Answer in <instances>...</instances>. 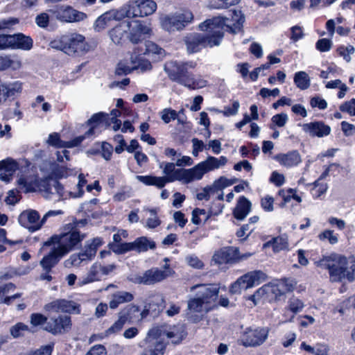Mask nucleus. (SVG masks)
Listing matches in <instances>:
<instances>
[{"mask_svg":"<svg viewBox=\"0 0 355 355\" xmlns=\"http://www.w3.org/2000/svg\"><path fill=\"white\" fill-rule=\"evenodd\" d=\"M117 320L112 324V326L105 331V335L110 336L115 334L121 331L126 322L117 314Z\"/></svg>","mask_w":355,"mask_h":355,"instance_id":"obj_48","label":"nucleus"},{"mask_svg":"<svg viewBox=\"0 0 355 355\" xmlns=\"http://www.w3.org/2000/svg\"><path fill=\"white\" fill-rule=\"evenodd\" d=\"M49 12L63 22H74L85 19L86 14L73 9L71 6L58 5L49 9Z\"/></svg>","mask_w":355,"mask_h":355,"instance_id":"obj_10","label":"nucleus"},{"mask_svg":"<svg viewBox=\"0 0 355 355\" xmlns=\"http://www.w3.org/2000/svg\"><path fill=\"white\" fill-rule=\"evenodd\" d=\"M64 255H60L59 251L53 247L49 253L45 255L40 261V265L43 271H51L52 268L59 262Z\"/></svg>","mask_w":355,"mask_h":355,"instance_id":"obj_27","label":"nucleus"},{"mask_svg":"<svg viewBox=\"0 0 355 355\" xmlns=\"http://www.w3.org/2000/svg\"><path fill=\"white\" fill-rule=\"evenodd\" d=\"M187 263L191 267L197 269H201L204 267L203 262L196 255H189L186 257Z\"/></svg>","mask_w":355,"mask_h":355,"instance_id":"obj_62","label":"nucleus"},{"mask_svg":"<svg viewBox=\"0 0 355 355\" xmlns=\"http://www.w3.org/2000/svg\"><path fill=\"white\" fill-rule=\"evenodd\" d=\"M294 287L295 284L293 281L288 279L280 280L276 283H270L263 286L266 298L269 300L277 299L286 293L293 291Z\"/></svg>","mask_w":355,"mask_h":355,"instance_id":"obj_13","label":"nucleus"},{"mask_svg":"<svg viewBox=\"0 0 355 355\" xmlns=\"http://www.w3.org/2000/svg\"><path fill=\"white\" fill-rule=\"evenodd\" d=\"M12 49H19L28 51L33 47V40L22 33L12 35Z\"/></svg>","mask_w":355,"mask_h":355,"instance_id":"obj_32","label":"nucleus"},{"mask_svg":"<svg viewBox=\"0 0 355 355\" xmlns=\"http://www.w3.org/2000/svg\"><path fill=\"white\" fill-rule=\"evenodd\" d=\"M51 47L60 49L69 55H82L89 51L90 46L85 42L83 35L71 33L62 35L51 43Z\"/></svg>","mask_w":355,"mask_h":355,"instance_id":"obj_7","label":"nucleus"},{"mask_svg":"<svg viewBox=\"0 0 355 355\" xmlns=\"http://www.w3.org/2000/svg\"><path fill=\"white\" fill-rule=\"evenodd\" d=\"M166 275L158 268H152L146 270L142 275H137L129 279L138 284L153 285L166 279Z\"/></svg>","mask_w":355,"mask_h":355,"instance_id":"obj_14","label":"nucleus"},{"mask_svg":"<svg viewBox=\"0 0 355 355\" xmlns=\"http://www.w3.org/2000/svg\"><path fill=\"white\" fill-rule=\"evenodd\" d=\"M149 335L162 338L166 336L174 344L180 343L187 335L184 325L178 324L170 326L167 324L153 328L149 331Z\"/></svg>","mask_w":355,"mask_h":355,"instance_id":"obj_8","label":"nucleus"},{"mask_svg":"<svg viewBox=\"0 0 355 355\" xmlns=\"http://www.w3.org/2000/svg\"><path fill=\"white\" fill-rule=\"evenodd\" d=\"M304 306V302L297 297H292L288 300L286 309L293 313L290 321L292 320L295 314L302 311Z\"/></svg>","mask_w":355,"mask_h":355,"instance_id":"obj_44","label":"nucleus"},{"mask_svg":"<svg viewBox=\"0 0 355 355\" xmlns=\"http://www.w3.org/2000/svg\"><path fill=\"white\" fill-rule=\"evenodd\" d=\"M342 112H347L351 116H355V98H352L340 106Z\"/></svg>","mask_w":355,"mask_h":355,"instance_id":"obj_60","label":"nucleus"},{"mask_svg":"<svg viewBox=\"0 0 355 355\" xmlns=\"http://www.w3.org/2000/svg\"><path fill=\"white\" fill-rule=\"evenodd\" d=\"M139 49H140L141 53L144 55L157 54L158 55H162L164 52L161 47L150 41L139 44Z\"/></svg>","mask_w":355,"mask_h":355,"instance_id":"obj_40","label":"nucleus"},{"mask_svg":"<svg viewBox=\"0 0 355 355\" xmlns=\"http://www.w3.org/2000/svg\"><path fill=\"white\" fill-rule=\"evenodd\" d=\"M223 19L220 17H214L207 19L199 25L200 30L207 31V35L194 34L187 40V50L190 53L199 51L202 47L218 46L223 37L221 23Z\"/></svg>","mask_w":355,"mask_h":355,"instance_id":"obj_3","label":"nucleus"},{"mask_svg":"<svg viewBox=\"0 0 355 355\" xmlns=\"http://www.w3.org/2000/svg\"><path fill=\"white\" fill-rule=\"evenodd\" d=\"M248 288H252L255 284H259L266 279V275L261 270H254L243 275Z\"/></svg>","mask_w":355,"mask_h":355,"instance_id":"obj_39","label":"nucleus"},{"mask_svg":"<svg viewBox=\"0 0 355 355\" xmlns=\"http://www.w3.org/2000/svg\"><path fill=\"white\" fill-rule=\"evenodd\" d=\"M157 9V3L153 0L130 1L127 10L128 17H145L152 15Z\"/></svg>","mask_w":355,"mask_h":355,"instance_id":"obj_11","label":"nucleus"},{"mask_svg":"<svg viewBox=\"0 0 355 355\" xmlns=\"http://www.w3.org/2000/svg\"><path fill=\"white\" fill-rule=\"evenodd\" d=\"M239 248L235 247H226L216 251L211 261L215 264L236 263L239 258Z\"/></svg>","mask_w":355,"mask_h":355,"instance_id":"obj_18","label":"nucleus"},{"mask_svg":"<svg viewBox=\"0 0 355 355\" xmlns=\"http://www.w3.org/2000/svg\"><path fill=\"white\" fill-rule=\"evenodd\" d=\"M248 288H252L255 284H259L266 279V275L261 270H254L243 275Z\"/></svg>","mask_w":355,"mask_h":355,"instance_id":"obj_38","label":"nucleus"},{"mask_svg":"<svg viewBox=\"0 0 355 355\" xmlns=\"http://www.w3.org/2000/svg\"><path fill=\"white\" fill-rule=\"evenodd\" d=\"M134 300V295L125 291H116L110 296L109 307L111 309H116L120 305L129 303Z\"/></svg>","mask_w":355,"mask_h":355,"instance_id":"obj_22","label":"nucleus"},{"mask_svg":"<svg viewBox=\"0 0 355 355\" xmlns=\"http://www.w3.org/2000/svg\"><path fill=\"white\" fill-rule=\"evenodd\" d=\"M119 315L128 324L139 321L143 318V313L140 312L139 307L135 304H129L119 313Z\"/></svg>","mask_w":355,"mask_h":355,"instance_id":"obj_20","label":"nucleus"},{"mask_svg":"<svg viewBox=\"0 0 355 355\" xmlns=\"http://www.w3.org/2000/svg\"><path fill=\"white\" fill-rule=\"evenodd\" d=\"M337 52L347 62H349L351 60L350 55L354 53V48L351 45L347 46H341L337 49Z\"/></svg>","mask_w":355,"mask_h":355,"instance_id":"obj_57","label":"nucleus"},{"mask_svg":"<svg viewBox=\"0 0 355 355\" xmlns=\"http://www.w3.org/2000/svg\"><path fill=\"white\" fill-rule=\"evenodd\" d=\"M85 139V136H79L69 141H62L57 132L49 135L47 143L56 148H72L78 146Z\"/></svg>","mask_w":355,"mask_h":355,"instance_id":"obj_21","label":"nucleus"},{"mask_svg":"<svg viewBox=\"0 0 355 355\" xmlns=\"http://www.w3.org/2000/svg\"><path fill=\"white\" fill-rule=\"evenodd\" d=\"M87 223L86 220H73L62 227L60 234L52 236L44 243V245H53L60 255L65 256L72 251L85 239L86 234L81 233L79 228Z\"/></svg>","mask_w":355,"mask_h":355,"instance_id":"obj_2","label":"nucleus"},{"mask_svg":"<svg viewBox=\"0 0 355 355\" xmlns=\"http://www.w3.org/2000/svg\"><path fill=\"white\" fill-rule=\"evenodd\" d=\"M237 182V179L232 180L227 179L224 176L220 177L218 180H215L210 186H207L211 194L218 193L223 191V190Z\"/></svg>","mask_w":355,"mask_h":355,"instance_id":"obj_36","label":"nucleus"},{"mask_svg":"<svg viewBox=\"0 0 355 355\" xmlns=\"http://www.w3.org/2000/svg\"><path fill=\"white\" fill-rule=\"evenodd\" d=\"M160 116L165 123H168L171 120L176 119L178 113L171 108H165L160 112Z\"/></svg>","mask_w":355,"mask_h":355,"instance_id":"obj_55","label":"nucleus"},{"mask_svg":"<svg viewBox=\"0 0 355 355\" xmlns=\"http://www.w3.org/2000/svg\"><path fill=\"white\" fill-rule=\"evenodd\" d=\"M17 163L11 159H6L0 162V179L9 182L15 172L17 170Z\"/></svg>","mask_w":355,"mask_h":355,"instance_id":"obj_24","label":"nucleus"},{"mask_svg":"<svg viewBox=\"0 0 355 355\" xmlns=\"http://www.w3.org/2000/svg\"><path fill=\"white\" fill-rule=\"evenodd\" d=\"M269 329L259 327L247 329L241 338V342L245 347H255L261 345L268 338Z\"/></svg>","mask_w":355,"mask_h":355,"instance_id":"obj_12","label":"nucleus"},{"mask_svg":"<svg viewBox=\"0 0 355 355\" xmlns=\"http://www.w3.org/2000/svg\"><path fill=\"white\" fill-rule=\"evenodd\" d=\"M294 83L297 87L302 90H305L310 87L311 79L305 71H299L295 73Z\"/></svg>","mask_w":355,"mask_h":355,"instance_id":"obj_41","label":"nucleus"},{"mask_svg":"<svg viewBox=\"0 0 355 355\" xmlns=\"http://www.w3.org/2000/svg\"><path fill=\"white\" fill-rule=\"evenodd\" d=\"M101 264L94 263L89 269L87 274L82 277L79 282L80 286L86 285L96 281H100L102 277Z\"/></svg>","mask_w":355,"mask_h":355,"instance_id":"obj_31","label":"nucleus"},{"mask_svg":"<svg viewBox=\"0 0 355 355\" xmlns=\"http://www.w3.org/2000/svg\"><path fill=\"white\" fill-rule=\"evenodd\" d=\"M71 327V317L59 315L57 318H51L45 324L44 329L53 335H57L68 331Z\"/></svg>","mask_w":355,"mask_h":355,"instance_id":"obj_16","label":"nucleus"},{"mask_svg":"<svg viewBox=\"0 0 355 355\" xmlns=\"http://www.w3.org/2000/svg\"><path fill=\"white\" fill-rule=\"evenodd\" d=\"M119 12L116 10H110L100 16L94 23V29L101 31L111 24L114 20H119Z\"/></svg>","mask_w":355,"mask_h":355,"instance_id":"obj_28","label":"nucleus"},{"mask_svg":"<svg viewBox=\"0 0 355 355\" xmlns=\"http://www.w3.org/2000/svg\"><path fill=\"white\" fill-rule=\"evenodd\" d=\"M47 318L41 313H32L30 316V322L33 327L46 324Z\"/></svg>","mask_w":355,"mask_h":355,"instance_id":"obj_59","label":"nucleus"},{"mask_svg":"<svg viewBox=\"0 0 355 355\" xmlns=\"http://www.w3.org/2000/svg\"><path fill=\"white\" fill-rule=\"evenodd\" d=\"M44 309L46 312H48V313L61 312L60 299L54 300L53 302H51L46 304L44 306Z\"/></svg>","mask_w":355,"mask_h":355,"instance_id":"obj_64","label":"nucleus"},{"mask_svg":"<svg viewBox=\"0 0 355 355\" xmlns=\"http://www.w3.org/2000/svg\"><path fill=\"white\" fill-rule=\"evenodd\" d=\"M274 158L281 165L286 167L297 166L302 162L301 156L297 150H293L286 154L280 153L276 155Z\"/></svg>","mask_w":355,"mask_h":355,"instance_id":"obj_26","label":"nucleus"},{"mask_svg":"<svg viewBox=\"0 0 355 355\" xmlns=\"http://www.w3.org/2000/svg\"><path fill=\"white\" fill-rule=\"evenodd\" d=\"M196 63L178 62L169 61L164 64V71L172 81L176 82L189 89H196L205 86L204 81H197L193 76L188 72L189 69H193Z\"/></svg>","mask_w":355,"mask_h":355,"instance_id":"obj_5","label":"nucleus"},{"mask_svg":"<svg viewBox=\"0 0 355 355\" xmlns=\"http://www.w3.org/2000/svg\"><path fill=\"white\" fill-rule=\"evenodd\" d=\"M227 162L226 157L221 156L216 158L213 156H208L205 161L189 169H175V164L163 162L160 164V168H163V173L165 176L137 175V179L146 185H153L159 189L163 188L167 182H172L175 180L184 184H189L201 180L205 173L225 166Z\"/></svg>","mask_w":355,"mask_h":355,"instance_id":"obj_1","label":"nucleus"},{"mask_svg":"<svg viewBox=\"0 0 355 355\" xmlns=\"http://www.w3.org/2000/svg\"><path fill=\"white\" fill-rule=\"evenodd\" d=\"M21 91V85L19 82L3 83L0 82V105L4 103L7 98L15 96Z\"/></svg>","mask_w":355,"mask_h":355,"instance_id":"obj_25","label":"nucleus"},{"mask_svg":"<svg viewBox=\"0 0 355 355\" xmlns=\"http://www.w3.org/2000/svg\"><path fill=\"white\" fill-rule=\"evenodd\" d=\"M130 29V24L128 21H123L116 26L110 31V37L115 44H120L125 37L127 31Z\"/></svg>","mask_w":355,"mask_h":355,"instance_id":"obj_29","label":"nucleus"},{"mask_svg":"<svg viewBox=\"0 0 355 355\" xmlns=\"http://www.w3.org/2000/svg\"><path fill=\"white\" fill-rule=\"evenodd\" d=\"M248 286L245 281H244V277L241 276L234 283L231 285L230 291L232 294L240 293L242 290H247Z\"/></svg>","mask_w":355,"mask_h":355,"instance_id":"obj_51","label":"nucleus"},{"mask_svg":"<svg viewBox=\"0 0 355 355\" xmlns=\"http://www.w3.org/2000/svg\"><path fill=\"white\" fill-rule=\"evenodd\" d=\"M351 273L346 272L347 257L338 254H331L328 257H324L322 259L315 262V264L320 268L327 269L330 275L331 280L333 282H340L344 279L352 282L355 279V261L352 262Z\"/></svg>","mask_w":355,"mask_h":355,"instance_id":"obj_4","label":"nucleus"},{"mask_svg":"<svg viewBox=\"0 0 355 355\" xmlns=\"http://www.w3.org/2000/svg\"><path fill=\"white\" fill-rule=\"evenodd\" d=\"M271 121L277 126L284 127L288 121V116L285 113L277 114L272 117Z\"/></svg>","mask_w":355,"mask_h":355,"instance_id":"obj_63","label":"nucleus"},{"mask_svg":"<svg viewBox=\"0 0 355 355\" xmlns=\"http://www.w3.org/2000/svg\"><path fill=\"white\" fill-rule=\"evenodd\" d=\"M21 67V62L17 58L12 59L8 55L0 56V70H5L8 68L17 70Z\"/></svg>","mask_w":355,"mask_h":355,"instance_id":"obj_42","label":"nucleus"},{"mask_svg":"<svg viewBox=\"0 0 355 355\" xmlns=\"http://www.w3.org/2000/svg\"><path fill=\"white\" fill-rule=\"evenodd\" d=\"M195 289H198L196 295L188 300V309L194 313L209 311L218 295V286L211 284H201L196 285L191 288V291Z\"/></svg>","mask_w":355,"mask_h":355,"instance_id":"obj_6","label":"nucleus"},{"mask_svg":"<svg viewBox=\"0 0 355 355\" xmlns=\"http://www.w3.org/2000/svg\"><path fill=\"white\" fill-rule=\"evenodd\" d=\"M193 19V13L189 10H184L175 15H164L160 18V22L163 29L168 32H174L183 29Z\"/></svg>","mask_w":355,"mask_h":355,"instance_id":"obj_9","label":"nucleus"},{"mask_svg":"<svg viewBox=\"0 0 355 355\" xmlns=\"http://www.w3.org/2000/svg\"><path fill=\"white\" fill-rule=\"evenodd\" d=\"M320 241L328 240L331 245L336 244L338 241L337 235L334 234L333 230H326L318 235Z\"/></svg>","mask_w":355,"mask_h":355,"instance_id":"obj_52","label":"nucleus"},{"mask_svg":"<svg viewBox=\"0 0 355 355\" xmlns=\"http://www.w3.org/2000/svg\"><path fill=\"white\" fill-rule=\"evenodd\" d=\"M135 67L128 60H123L119 62L116 69V73L118 75L128 74L135 70Z\"/></svg>","mask_w":355,"mask_h":355,"instance_id":"obj_50","label":"nucleus"},{"mask_svg":"<svg viewBox=\"0 0 355 355\" xmlns=\"http://www.w3.org/2000/svg\"><path fill=\"white\" fill-rule=\"evenodd\" d=\"M60 308L61 312L64 313L79 312L76 303L64 299H60Z\"/></svg>","mask_w":355,"mask_h":355,"instance_id":"obj_49","label":"nucleus"},{"mask_svg":"<svg viewBox=\"0 0 355 355\" xmlns=\"http://www.w3.org/2000/svg\"><path fill=\"white\" fill-rule=\"evenodd\" d=\"M27 331H30L29 327L22 322H18L10 329V334L14 338L23 336Z\"/></svg>","mask_w":355,"mask_h":355,"instance_id":"obj_47","label":"nucleus"},{"mask_svg":"<svg viewBox=\"0 0 355 355\" xmlns=\"http://www.w3.org/2000/svg\"><path fill=\"white\" fill-rule=\"evenodd\" d=\"M12 35L0 34V51L12 49Z\"/></svg>","mask_w":355,"mask_h":355,"instance_id":"obj_58","label":"nucleus"},{"mask_svg":"<svg viewBox=\"0 0 355 355\" xmlns=\"http://www.w3.org/2000/svg\"><path fill=\"white\" fill-rule=\"evenodd\" d=\"M101 123H105L106 126L110 125L109 114L104 112L94 114L88 121L87 124L90 128L83 135L85 139L95 134V130Z\"/></svg>","mask_w":355,"mask_h":355,"instance_id":"obj_23","label":"nucleus"},{"mask_svg":"<svg viewBox=\"0 0 355 355\" xmlns=\"http://www.w3.org/2000/svg\"><path fill=\"white\" fill-rule=\"evenodd\" d=\"M142 55L144 54L141 53V50L139 49V45L133 49L128 61L130 62V64L135 67V69H137L138 64L142 59Z\"/></svg>","mask_w":355,"mask_h":355,"instance_id":"obj_54","label":"nucleus"},{"mask_svg":"<svg viewBox=\"0 0 355 355\" xmlns=\"http://www.w3.org/2000/svg\"><path fill=\"white\" fill-rule=\"evenodd\" d=\"M150 31L148 26L136 21L131 29L130 40L133 43H138L143 35L150 34Z\"/></svg>","mask_w":355,"mask_h":355,"instance_id":"obj_33","label":"nucleus"},{"mask_svg":"<svg viewBox=\"0 0 355 355\" xmlns=\"http://www.w3.org/2000/svg\"><path fill=\"white\" fill-rule=\"evenodd\" d=\"M103 245V240L100 237L94 238L86 242L83 253L86 257L92 260L96 255L97 250Z\"/></svg>","mask_w":355,"mask_h":355,"instance_id":"obj_35","label":"nucleus"},{"mask_svg":"<svg viewBox=\"0 0 355 355\" xmlns=\"http://www.w3.org/2000/svg\"><path fill=\"white\" fill-rule=\"evenodd\" d=\"M110 248L116 254H124L127 252L134 250V243H110Z\"/></svg>","mask_w":355,"mask_h":355,"instance_id":"obj_46","label":"nucleus"},{"mask_svg":"<svg viewBox=\"0 0 355 355\" xmlns=\"http://www.w3.org/2000/svg\"><path fill=\"white\" fill-rule=\"evenodd\" d=\"M332 46V42L326 38L319 40L316 44V49L320 52H326L331 49Z\"/></svg>","mask_w":355,"mask_h":355,"instance_id":"obj_61","label":"nucleus"},{"mask_svg":"<svg viewBox=\"0 0 355 355\" xmlns=\"http://www.w3.org/2000/svg\"><path fill=\"white\" fill-rule=\"evenodd\" d=\"M145 210L149 211L151 217L148 218L146 221V226L149 228H155L160 225V220L157 216L156 209H146Z\"/></svg>","mask_w":355,"mask_h":355,"instance_id":"obj_53","label":"nucleus"},{"mask_svg":"<svg viewBox=\"0 0 355 355\" xmlns=\"http://www.w3.org/2000/svg\"><path fill=\"white\" fill-rule=\"evenodd\" d=\"M230 17L218 16V17L222 18L223 22L220 24L221 26L222 31L223 32V27L225 26L227 30L236 34L243 31V26L245 21V16L241 10H232L230 13Z\"/></svg>","mask_w":355,"mask_h":355,"instance_id":"obj_15","label":"nucleus"},{"mask_svg":"<svg viewBox=\"0 0 355 355\" xmlns=\"http://www.w3.org/2000/svg\"><path fill=\"white\" fill-rule=\"evenodd\" d=\"M302 130L311 137H322L328 135L331 132L329 125L322 121H315L302 125Z\"/></svg>","mask_w":355,"mask_h":355,"instance_id":"obj_19","label":"nucleus"},{"mask_svg":"<svg viewBox=\"0 0 355 355\" xmlns=\"http://www.w3.org/2000/svg\"><path fill=\"white\" fill-rule=\"evenodd\" d=\"M18 220L21 225L32 232L39 230L43 225L42 220H40L38 212L32 209L21 212L19 216Z\"/></svg>","mask_w":355,"mask_h":355,"instance_id":"obj_17","label":"nucleus"},{"mask_svg":"<svg viewBox=\"0 0 355 355\" xmlns=\"http://www.w3.org/2000/svg\"><path fill=\"white\" fill-rule=\"evenodd\" d=\"M133 243L134 250L138 252H146L148 249L153 250L156 247L155 243L146 236L137 238L135 241H133Z\"/></svg>","mask_w":355,"mask_h":355,"instance_id":"obj_37","label":"nucleus"},{"mask_svg":"<svg viewBox=\"0 0 355 355\" xmlns=\"http://www.w3.org/2000/svg\"><path fill=\"white\" fill-rule=\"evenodd\" d=\"M15 289V285L8 283L4 285H0V303L10 304L12 301L21 296V293H16L11 296H7L8 293L12 292Z\"/></svg>","mask_w":355,"mask_h":355,"instance_id":"obj_34","label":"nucleus"},{"mask_svg":"<svg viewBox=\"0 0 355 355\" xmlns=\"http://www.w3.org/2000/svg\"><path fill=\"white\" fill-rule=\"evenodd\" d=\"M247 299L251 300L254 306L258 304L262 300H268L263 286L259 288L253 295L248 296Z\"/></svg>","mask_w":355,"mask_h":355,"instance_id":"obj_56","label":"nucleus"},{"mask_svg":"<svg viewBox=\"0 0 355 355\" xmlns=\"http://www.w3.org/2000/svg\"><path fill=\"white\" fill-rule=\"evenodd\" d=\"M89 261V259L83 252L71 255L69 259L64 261V265L66 268L78 267L80 266L83 261Z\"/></svg>","mask_w":355,"mask_h":355,"instance_id":"obj_45","label":"nucleus"},{"mask_svg":"<svg viewBox=\"0 0 355 355\" xmlns=\"http://www.w3.org/2000/svg\"><path fill=\"white\" fill-rule=\"evenodd\" d=\"M288 245L287 239L283 236L273 238L264 244V247L272 246L275 252H279L281 250H286Z\"/></svg>","mask_w":355,"mask_h":355,"instance_id":"obj_43","label":"nucleus"},{"mask_svg":"<svg viewBox=\"0 0 355 355\" xmlns=\"http://www.w3.org/2000/svg\"><path fill=\"white\" fill-rule=\"evenodd\" d=\"M251 209V202L244 196H241L236 207L234 209V216L238 220L244 219L250 213Z\"/></svg>","mask_w":355,"mask_h":355,"instance_id":"obj_30","label":"nucleus"}]
</instances>
